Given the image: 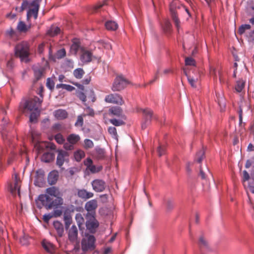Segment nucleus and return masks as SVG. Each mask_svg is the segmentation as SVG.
Masks as SVG:
<instances>
[{
    "label": "nucleus",
    "mask_w": 254,
    "mask_h": 254,
    "mask_svg": "<svg viewBox=\"0 0 254 254\" xmlns=\"http://www.w3.org/2000/svg\"><path fill=\"white\" fill-rule=\"evenodd\" d=\"M37 207H45L47 209L54 208L53 216L57 217L62 215L61 209H57L63 203V199L60 196L59 190L55 187L47 189L46 194H40L36 200Z\"/></svg>",
    "instance_id": "1"
},
{
    "label": "nucleus",
    "mask_w": 254,
    "mask_h": 254,
    "mask_svg": "<svg viewBox=\"0 0 254 254\" xmlns=\"http://www.w3.org/2000/svg\"><path fill=\"white\" fill-rule=\"evenodd\" d=\"M41 98L38 97H34L28 100L23 99L20 103L19 110L22 113H24L26 110L32 111H34L36 112H32L30 115V122H35L37 121V117L39 115L38 109L41 106L43 101V97L41 95Z\"/></svg>",
    "instance_id": "2"
},
{
    "label": "nucleus",
    "mask_w": 254,
    "mask_h": 254,
    "mask_svg": "<svg viewBox=\"0 0 254 254\" xmlns=\"http://www.w3.org/2000/svg\"><path fill=\"white\" fill-rule=\"evenodd\" d=\"M41 0H32L31 1H29L27 0H23L21 6L19 8V11H22L24 9H27V20H29L32 17H33L35 19H36L38 17L40 3Z\"/></svg>",
    "instance_id": "3"
},
{
    "label": "nucleus",
    "mask_w": 254,
    "mask_h": 254,
    "mask_svg": "<svg viewBox=\"0 0 254 254\" xmlns=\"http://www.w3.org/2000/svg\"><path fill=\"white\" fill-rule=\"evenodd\" d=\"M29 44L27 42L23 41L17 44L14 49L15 56L19 57L21 61H28L29 55Z\"/></svg>",
    "instance_id": "4"
},
{
    "label": "nucleus",
    "mask_w": 254,
    "mask_h": 254,
    "mask_svg": "<svg viewBox=\"0 0 254 254\" xmlns=\"http://www.w3.org/2000/svg\"><path fill=\"white\" fill-rule=\"evenodd\" d=\"M128 82L122 76H117L113 82L112 90L113 91H119L124 89Z\"/></svg>",
    "instance_id": "5"
},
{
    "label": "nucleus",
    "mask_w": 254,
    "mask_h": 254,
    "mask_svg": "<svg viewBox=\"0 0 254 254\" xmlns=\"http://www.w3.org/2000/svg\"><path fill=\"white\" fill-rule=\"evenodd\" d=\"M95 238L93 235H89L83 238L81 241V248L83 251L94 249Z\"/></svg>",
    "instance_id": "6"
},
{
    "label": "nucleus",
    "mask_w": 254,
    "mask_h": 254,
    "mask_svg": "<svg viewBox=\"0 0 254 254\" xmlns=\"http://www.w3.org/2000/svg\"><path fill=\"white\" fill-rule=\"evenodd\" d=\"M86 218L87 219L86 222L87 229L88 230L90 233H94L96 228L99 226V222L96 219L95 215H86Z\"/></svg>",
    "instance_id": "7"
},
{
    "label": "nucleus",
    "mask_w": 254,
    "mask_h": 254,
    "mask_svg": "<svg viewBox=\"0 0 254 254\" xmlns=\"http://www.w3.org/2000/svg\"><path fill=\"white\" fill-rule=\"evenodd\" d=\"M105 101L108 103L122 105L124 101L122 97L117 93H111L106 96Z\"/></svg>",
    "instance_id": "8"
},
{
    "label": "nucleus",
    "mask_w": 254,
    "mask_h": 254,
    "mask_svg": "<svg viewBox=\"0 0 254 254\" xmlns=\"http://www.w3.org/2000/svg\"><path fill=\"white\" fill-rule=\"evenodd\" d=\"M57 152L56 164L60 168H62L65 162L68 161L69 154L66 151L62 149L58 150Z\"/></svg>",
    "instance_id": "9"
},
{
    "label": "nucleus",
    "mask_w": 254,
    "mask_h": 254,
    "mask_svg": "<svg viewBox=\"0 0 254 254\" xmlns=\"http://www.w3.org/2000/svg\"><path fill=\"white\" fill-rule=\"evenodd\" d=\"M1 134L4 142L10 147L11 144L14 142L16 139L12 136L10 133L7 131L4 125L1 126Z\"/></svg>",
    "instance_id": "10"
},
{
    "label": "nucleus",
    "mask_w": 254,
    "mask_h": 254,
    "mask_svg": "<svg viewBox=\"0 0 254 254\" xmlns=\"http://www.w3.org/2000/svg\"><path fill=\"white\" fill-rule=\"evenodd\" d=\"M20 180L18 178L17 175L14 174V183L10 184L8 187L9 191L13 195H15L17 193L20 195Z\"/></svg>",
    "instance_id": "11"
},
{
    "label": "nucleus",
    "mask_w": 254,
    "mask_h": 254,
    "mask_svg": "<svg viewBox=\"0 0 254 254\" xmlns=\"http://www.w3.org/2000/svg\"><path fill=\"white\" fill-rule=\"evenodd\" d=\"M178 3L177 1H173L170 6V11L171 14L172 18L175 23V26L177 28L178 30L179 31L180 28V21L178 17L177 13L176 11V5Z\"/></svg>",
    "instance_id": "12"
},
{
    "label": "nucleus",
    "mask_w": 254,
    "mask_h": 254,
    "mask_svg": "<svg viewBox=\"0 0 254 254\" xmlns=\"http://www.w3.org/2000/svg\"><path fill=\"white\" fill-rule=\"evenodd\" d=\"M97 207L98 203L96 199H92L87 201L85 204V209L87 211L86 215H95V211Z\"/></svg>",
    "instance_id": "13"
},
{
    "label": "nucleus",
    "mask_w": 254,
    "mask_h": 254,
    "mask_svg": "<svg viewBox=\"0 0 254 254\" xmlns=\"http://www.w3.org/2000/svg\"><path fill=\"white\" fill-rule=\"evenodd\" d=\"M84 164L85 166H86L87 169L89 170L92 173H96L100 171H101L103 169L102 166H95L93 164V161L92 159L90 158H87L84 161Z\"/></svg>",
    "instance_id": "14"
},
{
    "label": "nucleus",
    "mask_w": 254,
    "mask_h": 254,
    "mask_svg": "<svg viewBox=\"0 0 254 254\" xmlns=\"http://www.w3.org/2000/svg\"><path fill=\"white\" fill-rule=\"evenodd\" d=\"M91 185L94 190L96 192H102L106 188L105 182L100 179H95L91 182Z\"/></svg>",
    "instance_id": "15"
},
{
    "label": "nucleus",
    "mask_w": 254,
    "mask_h": 254,
    "mask_svg": "<svg viewBox=\"0 0 254 254\" xmlns=\"http://www.w3.org/2000/svg\"><path fill=\"white\" fill-rule=\"evenodd\" d=\"M142 111L143 114L144 122L142 123L141 127L142 128L144 129L150 123L153 113L152 110L149 109H142Z\"/></svg>",
    "instance_id": "16"
},
{
    "label": "nucleus",
    "mask_w": 254,
    "mask_h": 254,
    "mask_svg": "<svg viewBox=\"0 0 254 254\" xmlns=\"http://www.w3.org/2000/svg\"><path fill=\"white\" fill-rule=\"evenodd\" d=\"M109 115L111 116H116L121 117L122 119L126 120V117L123 115V111L121 107L113 106L109 109Z\"/></svg>",
    "instance_id": "17"
},
{
    "label": "nucleus",
    "mask_w": 254,
    "mask_h": 254,
    "mask_svg": "<svg viewBox=\"0 0 254 254\" xmlns=\"http://www.w3.org/2000/svg\"><path fill=\"white\" fill-rule=\"evenodd\" d=\"M78 230L75 225H72L69 229L68 238L71 243H75L77 241Z\"/></svg>",
    "instance_id": "18"
},
{
    "label": "nucleus",
    "mask_w": 254,
    "mask_h": 254,
    "mask_svg": "<svg viewBox=\"0 0 254 254\" xmlns=\"http://www.w3.org/2000/svg\"><path fill=\"white\" fill-rule=\"evenodd\" d=\"M82 48L80 46V42L79 39L74 38L72 41V44L70 46V51L72 54L76 55L77 52Z\"/></svg>",
    "instance_id": "19"
},
{
    "label": "nucleus",
    "mask_w": 254,
    "mask_h": 254,
    "mask_svg": "<svg viewBox=\"0 0 254 254\" xmlns=\"http://www.w3.org/2000/svg\"><path fill=\"white\" fill-rule=\"evenodd\" d=\"M92 53L88 50L82 49V54L80 56V60L84 64L90 62L92 59Z\"/></svg>",
    "instance_id": "20"
},
{
    "label": "nucleus",
    "mask_w": 254,
    "mask_h": 254,
    "mask_svg": "<svg viewBox=\"0 0 254 254\" xmlns=\"http://www.w3.org/2000/svg\"><path fill=\"white\" fill-rule=\"evenodd\" d=\"M77 195L84 200H87L92 197L94 194L92 192L88 191L85 189H80L77 190Z\"/></svg>",
    "instance_id": "21"
},
{
    "label": "nucleus",
    "mask_w": 254,
    "mask_h": 254,
    "mask_svg": "<svg viewBox=\"0 0 254 254\" xmlns=\"http://www.w3.org/2000/svg\"><path fill=\"white\" fill-rule=\"evenodd\" d=\"M42 245L43 248L48 253H50V254H54L55 252V247L51 243L46 240H44L42 241Z\"/></svg>",
    "instance_id": "22"
},
{
    "label": "nucleus",
    "mask_w": 254,
    "mask_h": 254,
    "mask_svg": "<svg viewBox=\"0 0 254 254\" xmlns=\"http://www.w3.org/2000/svg\"><path fill=\"white\" fill-rule=\"evenodd\" d=\"M59 178L58 173L57 171L51 172L48 177V182L50 185L55 184Z\"/></svg>",
    "instance_id": "23"
},
{
    "label": "nucleus",
    "mask_w": 254,
    "mask_h": 254,
    "mask_svg": "<svg viewBox=\"0 0 254 254\" xmlns=\"http://www.w3.org/2000/svg\"><path fill=\"white\" fill-rule=\"evenodd\" d=\"M54 116L58 120H63L67 118V113L64 110L59 109L54 112Z\"/></svg>",
    "instance_id": "24"
},
{
    "label": "nucleus",
    "mask_w": 254,
    "mask_h": 254,
    "mask_svg": "<svg viewBox=\"0 0 254 254\" xmlns=\"http://www.w3.org/2000/svg\"><path fill=\"white\" fill-rule=\"evenodd\" d=\"M53 226L56 230L58 235L60 237H62L64 231L63 224L59 221H56L53 222Z\"/></svg>",
    "instance_id": "25"
},
{
    "label": "nucleus",
    "mask_w": 254,
    "mask_h": 254,
    "mask_svg": "<svg viewBox=\"0 0 254 254\" xmlns=\"http://www.w3.org/2000/svg\"><path fill=\"white\" fill-rule=\"evenodd\" d=\"M55 158V155L52 152L44 153L41 158L42 161L46 163L50 162Z\"/></svg>",
    "instance_id": "26"
},
{
    "label": "nucleus",
    "mask_w": 254,
    "mask_h": 254,
    "mask_svg": "<svg viewBox=\"0 0 254 254\" xmlns=\"http://www.w3.org/2000/svg\"><path fill=\"white\" fill-rule=\"evenodd\" d=\"M184 72L186 75L187 76L188 80L191 86L194 88L196 87V83L198 81L197 76H192L188 74L185 71H184Z\"/></svg>",
    "instance_id": "27"
},
{
    "label": "nucleus",
    "mask_w": 254,
    "mask_h": 254,
    "mask_svg": "<svg viewBox=\"0 0 254 254\" xmlns=\"http://www.w3.org/2000/svg\"><path fill=\"white\" fill-rule=\"evenodd\" d=\"M105 26L107 30L111 31H115L118 28V24L115 21L112 20L107 21L105 24Z\"/></svg>",
    "instance_id": "28"
},
{
    "label": "nucleus",
    "mask_w": 254,
    "mask_h": 254,
    "mask_svg": "<svg viewBox=\"0 0 254 254\" xmlns=\"http://www.w3.org/2000/svg\"><path fill=\"white\" fill-rule=\"evenodd\" d=\"M80 139V136L78 134H70L67 137V141L72 145L77 143Z\"/></svg>",
    "instance_id": "29"
},
{
    "label": "nucleus",
    "mask_w": 254,
    "mask_h": 254,
    "mask_svg": "<svg viewBox=\"0 0 254 254\" xmlns=\"http://www.w3.org/2000/svg\"><path fill=\"white\" fill-rule=\"evenodd\" d=\"M31 27V24L26 25L23 21H20L17 26V29L21 32H26Z\"/></svg>",
    "instance_id": "30"
},
{
    "label": "nucleus",
    "mask_w": 254,
    "mask_h": 254,
    "mask_svg": "<svg viewBox=\"0 0 254 254\" xmlns=\"http://www.w3.org/2000/svg\"><path fill=\"white\" fill-rule=\"evenodd\" d=\"M95 151L96 152V157L97 159L100 160L104 158L105 152L104 149L96 147L95 148Z\"/></svg>",
    "instance_id": "31"
},
{
    "label": "nucleus",
    "mask_w": 254,
    "mask_h": 254,
    "mask_svg": "<svg viewBox=\"0 0 254 254\" xmlns=\"http://www.w3.org/2000/svg\"><path fill=\"white\" fill-rule=\"evenodd\" d=\"M75 220L80 230L82 228V225L84 223V219L80 213H77L75 215Z\"/></svg>",
    "instance_id": "32"
},
{
    "label": "nucleus",
    "mask_w": 254,
    "mask_h": 254,
    "mask_svg": "<svg viewBox=\"0 0 254 254\" xmlns=\"http://www.w3.org/2000/svg\"><path fill=\"white\" fill-rule=\"evenodd\" d=\"M56 87L57 89L62 88L68 91H72L75 89V88L70 85L62 83L57 84Z\"/></svg>",
    "instance_id": "33"
},
{
    "label": "nucleus",
    "mask_w": 254,
    "mask_h": 254,
    "mask_svg": "<svg viewBox=\"0 0 254 254\" xmlns=\"http://www.w3.org/2000/svg\"><path fill=\"white\" fill-rule=\"evenodd\" d=\"M85 152L81 150L76 151L74 154V158L77 162L80 161L81 160L85 157Z\"/></svg>",
    "instance_id": "34"
},
{
    "label": "nucleus",
    "mask_w": 254,
    "mask_h": 254,
    "mask_svg": "<svg viewBox=\"0 0 254 254\" xmlns=\"http://www.w3.org/2000/svg\"><path fill=\"white\" fill-rule=\"evenodd\" d=\"M44 177V172L41 169H39L37 170L36 172V180L35 182V184L36 185V183L39 181H42Z\"/></svg>",
    "instance_id": "35"
},
{
    "label": "nucleus",
    "mask_w": 254,
    "mask_h": 254,
    "mask_svg": "<svg viewBox=\"0 0 254 254\" xmlns=\"http://www.w3.org/2000/svg\"><path fill=\"white\" fill-rule=\"evenodd\" d=\"M60 28L58 27H51L49 30L48 33L51 36H55L60 32Z\"/></svg>",
    "instance_id": "36"
},
{
    "label": "nucleus",
    "mask_w": 254,
    "mask_h": 254,
    "mask_svg": "<svg viewBox=\"0 0 254 254\" xmlns=\"http://www.w3.org/2000/svg\"><path fill=\"white\" fill-rule=\"evenodd\" d=\"M33 70L35 78L37 80H39L43 75V69L38 67H35L33 68Z\"/></svg>",
    "instance_id": "37"
},
{
    "label": "nucleus",
    "mask_w": 254,
    "mask_h": 254,
    "mask_svg": "<svg viewBox=\"0 0 254 254\" xmlns=\"http://www.w3.org/2000/svg\"><path fill=\"white\" fill-rule=\"evenodd\" d=\"M64 219L65 223V226L66 228L69 227L70 225L72 222V218L69 214H64Z\"/></svg>",
    "instance_id": "38"
},
{
    "label": "nucleus",
    "mask_w": 254,
    "mask_h": 254,
    "mask_svg": "<svg viewBox=\"0 0 254 254\" xmlns=\"http://www.w3.org/2000/svg\"><path fill=\"white\" fill-rule=\"evenodd\" d=\"M84 74V71L82 68H78L75 69L73 71V75L74 77L77 79H81L83 74Z\"/></svg>",
    "instance_id": "39"
},
{
    "label": "nucleus",
    "mask_w": 254,
    "mask_h": 254,
    "mask_svg": "<svg viewBox=\"0 0 254 254\" xmlns=\"http://www.w3.org/2000/svg\"><path fill=\"white\" fill-rule=\"evenodd\" d=\"M251 28V26L248 24H242L240 26L238 29V32L240 35L243 34L246 30H250Z\"/></svg>",
    "instance_id": "40"
},
{
    "label": "nucleus",
    "mask_w": 254,
    "mask_h": 254,
    "mask_svg": "<svg viewBox=\"0 0 254 254\" xmlns=\"http://www.w3.org/2000/svg\"><path fill=\"white\" fill-rule=\"evenodd\" d=\"M85 114L80 115L77 117V121L75 123V126L76 127H82L83 125V117H85Z\"/></svg>",
    "instance_id": "41"
},
{
    "label": "nucleus",
    "mask_w": 254,
    "mask_h": 254,
    "mask_svg": "<svg viewBox=\"0 0 254 254\" xmlns=\"http://www.w3.org/2000/svg\"><path fill=\"white\" fill-rule=\"evenodd\" d=\"M245 86V82L242 80L237 81L235 89L238 92H241Z\"/></svg>",
    "instance_id": "42"
},
{
    "label": "nucleus",
    "mask_w": 254,
    "mask_h": 254,
    "mask_svg": "<svg viewBox=\"0 0 254 254\" xmlns=\"http://www.w3.org/2000/svg\"><path fill=\"white\" fill-rule=\"evenodd\" d=\"M110 122L115 126H120L125 124L123 120L112 119L109 120Z\"/></svg>",
    "instance_id": "43"
},
{
    "label": "nucleus",
    "mask_w": 254,
    "mask_h": 254,
    "mask_svg": "<svg viewBox=\"0 0 254 254\" xmlns=\"http://www.w3.org/2000/svg\"><path fill=\"white\" fill-rule=\"evenodd\" d=\"M204 156V152L203 150H201L197 153L195 160H196L198 163H200L201 162L202 159H203Z\"/></svg>",
    "instance_id": "44"
},
{
    "label": "nucleus",
    "mask_w": 254,
    "mask_h": 254,
    "mask_svg": "<svg viewBox=\"0 0 254 254\" xmlns=\"http://www.w3.org/2000/svg\"><path fill=\"white\" fill-rule=\"evenodd\" d=\"M94 146L93 141L89 139H85L84 140V147L86 149L91 148Z\"/></svg>",
    "instance_id": "45"
},
{
    "label": "nucleus",
    "mask_w": 254,
    "mask_h": 254,
    "mask_svg": "<svg viewBox=\"0 0 254 254\" xmlns=\"http://www.w3.org/2000/svg\"><path fill=\"white\" fill-rule=\"evenodd\" d=\"M164 31L166 32H170L171 29V24L168 20H166L164 22V25L162 26Z\"/></svg>",
    "instance_id": "46"
},
{
    "label": "nucleus",
    "mask_w": 254,
    "mask_h": 254,
    "mask_svg": "<svg viewBox=\"0 0 254 254\" xmlns=\"http://www.w3.org/2000/svg\"><path fill=\"white\" fill-rule=\"evenodd\" d=\"M55 84V83L54 81H53V80H52L50 78H48L47 79L46 86L51 91H53L54 89Z\"/></svg>",
    "instance_id": "47"
},
{
    "label": "nucleus",
    "mask_w": 254,
    "mask_h": 254,
    "mask_svg": "<svg viewBox=\"0 0 254 254\" xmlns=\"http://www.w3.org/2000/svg\"><path fill=\"white\" fill-rule=\"evenodd\" d=\"M109 133L115 138H117L118 134L117 132V129L115 127H110L108 128Z\"/></svg>",
    "instance_id": "48"
},
{
    "label": "nucleus",
    "mask_w": 254,
    "mask_h": 254,
    "mask_svg": "<svg viewBox=\"0 0 254 254\" xmlns=\"http://www.w3.org/2000/svg\"><path fill=\"white\" fill-rule=\"evenodd\" d=\"M55 139L57 142L59 144H62L64 143V138L62 134L61 133H58L55 136Z\"/></svg>",
    "instance_id": "49"
},
{
    "label": "nucleus",
    "mask_w": 254,
    "mask_h": 254,
    "mask_svg": "<svg viewBox=\"0 0 254 254\" xmlns=\"http://www.w3.org/2000/svg\"><path fill=\"white\" fill-rule=\"evenodd\" d=\"M185 64L186 65L194 66L195 65V61L191 57H187L185 59Z\"/></svg>",
    "instance_id": "50"
},
{
    "label": "nucleus",
    "mask_w": 254,
    "mask_h": 254,
    "mask_svg": "<svg viewBox=\"0 0 254 254\" xmlns=\"http://www.w3.org/2000/svg\"><path fill=\"white\" fill-rule=\"evenodd\" d=\"M66 54L65 50L64 49H62L58 51L57 53V57L58 59L64 58Z\"/></svg>",
    "instance_id": "51"
},
{
    "label": "nucleus",
    "mask_w": 254,
    "mask_h": 254,
    "mask_svg": "<svg viewBox=\"0 0 254 254\" xmlns=\"http://www.w3.org/2000/svg\"><path fill=\"white\" fill-rule=\"evenodd\" d=\"M166 147L165 146L160 145L157 149L158 153L159 156H161L165 154Z\"/></svg>",
    "instance_id": "52"
},
{
    "label": "nucleus",
    "mask_w": 254,
    "mask_h": 254,
    "mask_svg": "<svg viewBox=\"0 0 254 254\" xmlns=\"http://www.w3.org/2000/svg\"><path fill=\"white\" fill-rule=\"evenodd\" d=\"M20 243L22 245H27L29 243L28 241V236L26 235H24L22 237L20 238Z\"/></svg>",
    "instance_id": "53"
},
{
    "label": "nucleus",
    "mask_w": 254,
    "mask_h": 254,
    "mask_svg": "<svg viewBox=\"0 0 254 254\" xmlns=\"http://www.w3.org/2000/svg\"><path fill=\"white\" fill-rule=\"evenodd\" d=\"M110 0H104V1L102 3H98L95 6V10H97L98 9L100 8L103 6L109 4V1Z\"/></svg>",
    "instance_id": "54"
},
{
    "label": "nucleus",
    "mask_w": 254,
    "mask_h": 254,
    "mask_svg": "<svg viewBox=\"0 0 254 254\" xmlns=\"http://www.w3.org/2000/svg\"><path fill=\"white\" fill-rule=\"evenodd\" d=\"M199 245L200 247H207V243L204 239L203 236H201L199 238Z\"/></svg>",
    "instance_id": "55"
},
{
    "label": "nucleus",
    "mask_w": 254,
    "mask_h": 254,
    "mask_svg": "<svg viewBox=\"0 0 254 254\" xmlns=\"http://www.w3.org/2000/svg\"><path fill=\"white\" fill-rule=\"evenodd\" d=\"M77 96L83 103H85L86 102V96L85 95V94L83 92H82L81 91L77 93Z\"/></svg>",
    "instance_id": "56"
},
{
    "label": "nucleus",
    "mask_w": 254,
    "mask_h": 254,
    "mask_svg": "<svg viewBox=\"0 0 254 254\" xmlns=\"http://www.w3.org/2000/svg\"><path fill=\"white\" fill-rule=\"evenodd\" d=\"M85 111L86 112V115L93 116L94 115V110L91 108L90 107L87 106L85 109Z\"/></svg>",
    "instance_id": "57"
},
{
    "label": "nucleus",
    "mask_w": 254,
    "mask_h": 254,
    "mask_svg": "<svg viewBox=\"0 0 254 254\" xmlns=\"http://www.w3.org/2000/svg\"><path fill=\"white\" fill-rule=\"evenodd\" d=\"M35 147H37V149H38L39 151H40L41 150H42L44 148V147H47V146L46 145V144L45 143L37 142L35 145Z\"/></svg>",
    "instance_id": "58"
},
{
    "label": "nucleus",
    "mask_w": 254,
    "mask_h": 254,
    "mask_svg": "<svg viewBox=\"0 0 254 254\" xmlns=\"http://www.w3.org/2000/svg\"><path fill=\"white\" fill-rule=\"evenodd\" d=\"M219 80L220 83H224L225 82V79L223 76L222 72L221 71H218Z\"/></svg>",
    "instance_id": "59"
},
{
    "label": "nucleus",
    "mask_w": 254,
    "mask_h": 254,
    "mask_svg": "<svg viewBox=\"0 0 254 254\" xmlns=\"http://www.w3.org/2000/svg\"><path fill=\"white\" fill-rule=\"evenodd\" d=\"M53 214H50V213H48V214H45L44 216H43V220L44 222H46V223H48L49 222V221L50 220V219L53 217Z\"/></svg>",
    "instance_id": "60"
},
{
    "label": "nucleus",
    "mask_w": 254,
    "mask_h": 254,
    "mask_svg": "<svg viewBox=\"0 0 254 254\" xmlns=\"http://www.w3.org/2000/svg\"><path fill=\"white\" fill-rule=\"evenodd\" d=\"M250 179V175L248 172L246 170H244L243 171V181L246 182L247 181H248Z\"/></svg>",
    "instance_id": "61"
},
{
    "label": "nucleus",
    "mask_w": 254,
    "mask_h": 254,
    "mask_svg": "<svg viewBox=\"0 0 254 254\" xmlns=\"http://www.w3.org/2000/svg\"><path fill=\"white\" fill-rule=\"evenodd\" d=\"M247 37L250 40L254 41V30L249 32L247 35Z\"/></svg>",
    "instance_id": "62"
},
{
    "label": "nucleus",
    "mask_w": 254,
    "mask_h": 254,
    "mask_svg": "<svg viewBox=\"0 0 254 254\" xmlns=\"http://www.w3.org/2000/svg\"><path fill=\"white\" fill-rule=\"evenodd\" d=\"M6 34L7 36L12 37L14 35H15V32L12 28H10L6 31Z\"/></svg>",
    "instance_id": "63"
},
{
    "label": "nucleus",
    "mask_w": 254,
    "mask_h": 254,
    "mask_svg": "<svg viewBox=\"0 0 254 254\" xmlns=\"http://www.w3.org/2000/svg\"><path fill=\"white\" fill-rule=\"evenodd\" d=\"M14 65V63L12 60H10L7 62L6 66L9 69H11Z\"/></svg>",
    "instance_id": "64"
}]
</instances>
